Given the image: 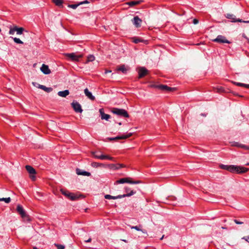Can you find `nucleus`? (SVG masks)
I'll return each instance as SVG.
<instances>
[{"instance_id": "52", "label": "nucleus", "mask_w": 249, "mask_h": 249, "mask_svg": "<svg viewBox=\"0 0 249 249\" xmlns=\"http://www.w3.org/2000/svg\"><path fill=\"white\" fill-rule=\"evenodd\" d=\"M248 41H249V39Z\"/></svg>"}, {"instance_id": "31", "label": "nucleus", "mask_w": 249, "mask_h": 249, "mask_svg": "<svg viewBox=\"0 0 249 249\" xmlns=\"http://www.w3.org/2000/svg\"><path fill=\"white\" fill-rule=\"evenodd\" d=\"M16 30L17 34L18 35H21L23 33L24 29L22 27L18 28L17 26H16Z\"/></svg>"}, {"instance_id": "14", "label": "nucleus", "mask_w": 249, "mask_h": 249, "mask_svg": "<svg viewBox=\"0 0 249 249\" xmlns=\"http://www.w3.org/2000/svg\"><path fill=\"white\" fill-rule=\"evenodd\" d=\"M225 17L228 19H231V22H233L242 21V19L236 18V17L233 14H227L225 15Z\"/></svg>"}, {"instance_id": "45", "label": "nucleus", "mask_w": 249, "mask_h": 249, "mask_svg": "<svg viewBox=\"0 0 249 249\" xmlns=\"http://www.w3.org/2000/svg\"><path fill=\"white\" fill-rule=\"evenodd\" d=\"M241 22L249 23V20L245 21V20H242V21Z\"/></svg>"}, {"instance_id": "48", "label": "nucleus", "mask_w": 249, "mask_h": 249, "mask_svg": "<svg viewBox=\"0 0 249 249\" xmlns=\"http://www.w3.org/2000/svg\"><path fill=\"white\" fill-rule=\"evenodd\" d=\"M164 237V235H163L160 239V240H162V239Z\"/></svg>"}, {"instance_id": "40", "label": "nucleus", "mask_w": 249, "mask_h": 249, "mask_svg": "<svg viewBox=\"0 0 249 249\" xmlns=\"http://www.w3.org/2000/svg\"><path fill=\"white\" fill-rule=\"evenodd\" d=\"M242 239L245 240L246 241L249 243V235L247 236L243 237Z\"/></svg>"}, {"instance_id": "22", "label": "nucleus", "mask_w": 249, "mask_h": 249, "mask_svg": "<svg viewBox=\"0 0 249 249\" xmlns=\"http://www.w3.org/2000/svg\"><path fill=\"white\" fill-rule=\"evenodd\" d=\"M142 1L143 0H142L130 1L127 2L126 3V4L128 5L130 7H133L135 5H138L141 3Z\"/></svg>"}, {"instance_id": "2", "label": "nucleus", "mask_w": 249, "mask_h": 249, "mask_svg": "<svg viewBox=\"0 0 249 249\" xmlns=\"http://www.w3.org/2000/svg\"><path fill=\"white\" fill-rule=\"evenodd\" d=\"M111 112L120 117L124 118H128L129 114L124 109L114 107L111 110Z\"/></svg>"}, {"instance_id": "5", "label": "nucleus", "mask_w": 249, "mask_h": 249, "mask_svg": "<svg viewBox=\"0 0 249 249\" xmlns=\"http://www.w3.org/2000/svg\"><path fill=\"white\" fill-rule=\"evenodd\" d=\"M60 191L64 196H66L68 198L71 200H75L79 197L78 196L70 193L67 190H65L64 189H61Z\"/></svg>"}, {"instance_id": "12", "label": "nucleus", "mask_w": 249, "mask_h": 249, "mask_svg": "<svg viewBox=\"0 0 249 249\" xmlns=\"http://www.w3.org/2000/svg\"><path fill=\"white\" fill-rule=\"evenodd\" d=\"M125 165L123 164H107L106 168H108L111 170H117L123 167H124Z\"/></svg>"}, {"instance_id": "18", "label": "nucleus", "mask_w": 249, "mask_h": 249, "mask_svg": "<svg viewBox=\"0 0 249 249\" xmlns=\"http://www.w3.org/2000/svg\"><path fill=\"white\" fill-rule=\"evenodd\" d=\"M99 112L101 115V118L102 120H106L107 121L110 118V116L109 115L104 113V109L103 108L99 109Z\"/></svg>"}, {"instance_id": "1", "label": "nucleus", "mask_w": 249, "mask_h": 249, "mask_svg": "<svg viewBox=\"0 0 249 249\" xmlns=\"http://www.w3.org/2000/svg\"><path fill=\"white\" fill-rule=\"evenodd\" d=\"M219 167L221 169L228 171L232 173L241 174L248 172L249 169L241 166L235 165H224L220 164Z\"/></svg>"}, {"instance_id": "42", "label": "nucleus", "mask_w": 249, "mask_h": 249, "mask_svg": "<svg viewBox=\"0 0 249 249\" xmlns=\"http://www.w3.org/2000/svg\"><path fill=\"white\" fill-rule=\"evenodd\" d=\"M234 221L236 224H242L243 223V222L239 221L237 219H234Z\"/></svg>"}, {"instance_id": "21", "label": "nucleus", "mask_w": 249, "mask_h": 249, "mask_svg": "<svg viewBox=\"0 0 249 249\" xmlns=\"http://www.w3.org/2000/svg\"><path fill=\"white\" fill-rule=\"evenodd\" d=\"M84 93L86 96H87L91 100H94L95 97L92 95L91 92H90L87 88L84 89Z\"/></svg>"}, {"instance_id": "16", "label": "nucleus", "mask_w": 249, "mask_h": 249, "mask_svg": "<svg viewBox=\"0 0 249 249\" xmlns=\"http://www.w3.org/2000/svg\"><path fill=\"white\" fill-rule=\"evenodd\" d=\"M148 73V70L144 68L141 67L139 69L138 71L139 78H141L145 76Z\"/></svg>"}, {"instance_id": "23", "label": "nucleus", "mask_w": 249, "mask_h": 249, "mask_svg": "<svg viewBox=\"0 0 249 249\" xmlns=\"http://www.w3.org/2000/svg\"><path fill=\"white\" fill-rule=\"evenodd\" d=\"M130 227L131 229H135L138 231H141L142 232H143L144 233H147V231L145 230H142L141 229V228L142 227V225H140L138 226H130Z\"/></svg>"}, {"instance_id": "13", "label": "nucleus", "mask_w": 249, "mask_h": 249, "mask_svg": "<svg viewBox=\"0 0 249 249\" xmlns=\"http://www.w3.org/2000/svg\"><path fill=\"white\" fill-rule=\"evenodd\" d=\"M133 24L136 27L138 28L141 27L142 22V20L138 16H135L132 20Z\"/></svg>"}, {"instance_id": "46", "label": "nucleus", "mask_w": 249, "mask_h": 249, "mask_svg": "<svg viewBox=\"0 0 249 249\" xmlns=\"http://www.w3.org/2000/svg\"><path fill=\"white\" fill-rule=\"evenodd\" d=\"M111 71L107 70L105 71V73H108V72H111Z\"/></svg>"}, {"instance_id": "30", "label": "nucleus", "mask_w": 249, "mask_h": 249, "mask_svg": "<svg viewBox=\"0 0 249 249\" xmlns=\"http://www.w3.org/2000/svg\"><path fill=\"white\" fill-rule=\"evenodd\" d=\"M233 83L237 86L243 87L249 89V84H246L239 83V82H233Z\"/></svg>"}, {"instance_id": "3", "label": "nucleus", "mask_w": 249, "mask_h": 249, "mask_svg": "<svg viewBox=\"0 0 249 249\" xmlns=\"http://www.w3.org/2000/svg\"><path fill=\"white\" fill-rule=\"evenodd\" d=\"M136 193L135 191H131L130 193L126 194H124V195H120L117 196H112L110 195H106L105 196V198L107 199H116L118 198H122L123 197H128L130 196L133 195H134Z\"/></svg>"}, {"instance_id": "15", "label": "nucleus", "mask_w": 249, "mask_h": 249, "mask_svg": "<svg viewBox=\"0 0 249 249\" xmlns=\"http://www.w3.org/2000/svg\"><path fill=\"white\" fill-rule=\"evenodd\" d=\"M17 211L20 214L22 218H25L27 217V215L21 205H18L17 206Z\"/></svg>"}, {"instance_id": "24", "label": "nucleus", "mask_w": 249, "mask_h": 249, "mask_svg": "<svg viewBox=\"0 0 249 249\" xmlns=\"http://www.w3.org/2000/svg\"><path fill=\"white\" fill-rule=\"evenodd\" d=\"M91 165L92 167L94 168L97 167H104L106 168L107 164H104L103 163H100L96 162H93L91 163Z\"/></svg>"}, {"instance_id": "43", "label": "nucleus", "mask_w": 249, "mask_h": 249, "mask_svg": "<svg viewBox=\"0 0 249 249\" xmlns=\"http://www.w3.org/2000/svg\"><path fill=\"white\" fill-rule=\"evenodd\" d=\"M198 23V20L196 19V18H195L193 19V23L194 24H196Z\"/></svg>"}, {"instance_id": "8", "label": "nucleus", "mask_w": 249, "mask_h": 249, "mask_svg": "<svg viewBox=\"0 0 249 249\" xmlns=\"http://www.w3.org/2000/svg\"><path fill=\"white\" fill-rule=\"evenodd\" d=\"M155 88L162 90V91H165L167 92H170L172 91H173L175 89V88L169 87L166 85H155L154 86Z\"/></svg>"}, {"instance_id": "51", "label": "nucleus", "mask_w": 249, "mask_h": 249, "mask_svg": "<svg viewBox=\"0 0 249 249\" xmlns=\"http://www.w3.org/2000/svg\"><path fill=\"white\" fill-rule=\"evenodd\" d=\"M118 124L121 125H122V123L121 122H120V123H118Z\"/></svg>"}, {"instance_id": "29", "label": "nucleus", "mask_w": 249, "mask_h": 249, "mask_svg": "<svg viewBox=\"0 0 249 249\" xmlns=\"http://www.w3.org/2000/svg\"><path fill=\"white\" fill-rule=\"evenodd\" d=\"M117 70V71H121L123 73H126L127 71V69L124 65H121Z\"/></svg>"}, {"instance_id": "25", "label": "nucleus", "mask_w": 249, "mask_h": 249, "mask_svg": "<svg viewBox=\"0 0 249 249\" xmlns=\"http://www.w3.org/2000/svg\"><path fill=\"white\" fill-rule=\"evenodd\" d=\"M25 168L29 174L32 175H34L36 174L35 169L32 166L30 165H26L25 166Z\"/></svg>"}, {"instance_id": "27", "label": "nucleus", "mask_w": 249, "mask_h": 249, "mask_svg": "<svg viewBox=\"0 0 249 249\" xmlns=\"http://www.w3.org/2000/svg\"><path fill=\"white\" fill-rule=\"evenodd\" d=\"M38 88L48 93L53 91V88L51 87L48 88L44 85H39Z\"/></svg>"}, {"instance_id": "33", "label": "nucleus", "mask_w": 249, "mask_h": 249, "mask_svg": "<svg viewBox=\"0 0 249 249\" xmlns=\"http://www.w3.org/2000/svg\"><path fill=\"white\" fill-rule=\"evenodd\" d=\"M14 42L17 44H23V42L19 38L17 37H12Z\"/></svg>"}, {"instance_id": "7", "label": "nucleus", "mask_w": 249, "mask_h": 249, "mask_svg": "<svg viewBox=\"0 0 249 249\" xmlns=\"http://www.w3.org/2000/svg\"><path fill=\"white\" fill-rule=\"evenodd\" d=\"M65 55L71 60L74 61H78L79 59L83 57L82 54L76 55L75 53H66Z\"/></svg>"}, {"instance_id": "38", "label": "nucleus", "mask_w": 249, "mask_h": 249, "mask_svg": "<svg viewBox=\"0 0 249 249\" xmlns=\"http://www.w3.org/2000/svg\"><path fill=\"white\" fill-rule=\"evenodd\" d=\"M16 26L14 27L13 28H11L10 29V30H9V34L10 35H13V34H14L15 32L16 31Z\"/></svg>"}, {"instance_id": "32", "label": "nucleus", "mask_w": 249, "mask_h": 249, "mask_svg": "<svg viewBox=\"0 0 249 249\" xmlns=\"http://www.w3.org/2000/svg\"><path fill=\"white\" fill-rule=\"evenodd\" d=\"M4 201L6 203H9L11 201L10 197L0 198V201Z\"/></svg>"}, {"instance_id": "35", "label": "nucleus", "mask_w": 249, "mask_h": 249, "mask_svg": "<svg viewBox=\"0 0 249 249\" xmlns=\"http://www.w3.org/2000/svg\"><path fill=\"white\" fill-rule=\"evenodd\" d=\"M79 5H80L79 3H78V4H69L68 6L70 8H71L73 9H75Z\"/></svg>"}, {"instance_id": "4", "label": "nucleus", "mask_w": 249, "mask_h": 249, "mask_svg": "<svg viewBox=\"0 0 249 249\" xmlns=\"http://www.w3.org/2000/svg\"><path fill=\"white\" fill-rule=\"evenodd\" d=\"M141 182L140 180L131 181V178H122L119 180H116L115 182V184H123L124 183H128L130 184H139Z\"/></svg>"}, {"instance_id": "11", "label": "nucleus", "mask_w": 249, "mask_h": 249, "mask_svg": "<svg viewBox=\"0 0 249 249\" xmlns=\"http://www.w3.org/2000/svg\"><path fill=\"white\" fill-rule=\"evenodd\" d=\"M132 135V133H129L126 135H123L121 136H117L115 137H109L107 139L110 141L117 140H122V139H125L129 138Z\"/></svg>"}, {"instance_id": "36", "label": "nucleus", "mask_w": 249, "mask_h": 249, "mask_svg": "<svg viewBox=\"0 0 249 249\" xmlns=\"http://www.w3.org/2000/svg\"><path fill=\"white\" fill-rule=\"evenodd\" d=\"M133 42L135 43H138L142 42V40L140 38L134 37L133 38Z\"/></svg>"}, {"instance_id": "20", "label": "nucleus", "mask_w": 249, "mask_h": 249, "mask_svg": "<svg viewBox=\"0 0 249 249\" xmlns=\"http://www.w3.org/2000/svg\"><path fill=\"white\" fill-rule=\"evenodd\" d=\"M230 143H231V145L232 146H236L238 147H240V148H243L245 150H246V148H248V147H247V145L239 143L238 142H230Z\"/></svg>"}, {"instance_id": "37", "label": "nucleus", "mask_w": 249, "mask_h": 249, "mask_svg": "<svg viewBox=\"0 0 249 249\" xmlns=\"http://www.w3.org/2000/svg\"><path fill=\"white\" fill-rule=\"evenodd\" d=\"M54 246L57 247V249H65V246L62 245H60V244H54Z\"/></svg>"}, {"instance_id": "34", "label": "nucleus", "mask_w": 249, "mask_h": 249, "mask_svg": "<svg viewBox=\"0 0 249 249\" xmlns=\"http://www.w3.org/2000/svg\"><path fill=\"white\" fill-rule=\"evenodd\" d=\"M95 57L93 55H89L87 57V60L88 62H91L94 60Z\"/></svg>"}, {"instance_id": "6", "label": "nucleus", "mask_w": 249, "mask_h": 249, "mask_svg": "<svg viewBox=\"0 0 249 249\" xmlns=\"http://www.w3.org/2000/svg\"><path fill=\"white\" fill-rule=\"evenodd\" d=\"M99 152H92L91 154L93 156L97 159H101V160H113V158L110 157L107 155H104L103 154H100Z\"/></svg>"}, {"instance_id": "39", "label": "nucleus", "mask_w": 249, "mask_h": 249, "mask_svg": "<svg viewBox=\"0 0 249 249\" xmlns=\"http://www.w3.org/2000/svg\"><path fill=\"white\" fill-rule=\"evenodd\" d=\"M89 3V2L88 0H85L83 1L79 2V4L80 5H82L83 4H87V3Z\"/></svg>"}, {"instance_id": "50", "label": "nucleus", "mask_w": 249, "mask_h": 249, "mask_svg": "<svg viewBox=\"0 0 249 249\" xmlns=\"http://www.w3.org/2000/svg\"><path fill=\"white\" fill-rule=\"evenodd\" d=\"M247 147H248V148H246V150H249V146L247 145Z\"/></svg>"}, {"instance_id": "49", "label": "nucleus", "mask_w": 249, "mask_h": 249, "mask_svg": "<svg viewBox=\"0 0 249 249\" xmlns=\"http://www.w3.org/2000/svg\"><path fill=\"white\" fill-rule=\"evenodd\" d=\"M245 165L247 166L249 165V162L247 163Z\"/></svg>"}, {"instance_id": "17", "label": "nucleus", "mask_w": 249, "mask_h": 249, "mask_svg": "<svg viewBox=\"0 0 249 249\" xmlns=\"http://www.w3.org/2000/svg\"><path fill=\"white\" fill-rule=\"evenodd\" d=\"M40 70L45 74H49L51 72L48 66L44 64H42L41 67L40 68Z\"/></svg>"}, {"instance_id": "41", "label": "nucleus", "mask_w": 249, "mask_h": 249, "mask_svg": "<svg viewBox=\"0 0 249 249\" xmlns=\"http://www.w3.org/2000/svg\"><path fill=\"white\" fill-rule=\"evenodd\" d=\"M125 191L127 193V194L130 193L132 190H130V189L128 187L125 188Z\"/></svg>"}, {"instance_id": "26", "label": "nucleus", "mask_w": 249, "mask_h": 249, "mask_svg": "<svg viewBox=\"0 0 249 249\" xmlns=\"http://www.w3.org/2000/svg\"><path fill=\"white\" fill-rule=\"evenodd\" d=\"M69 90L68 89H66L63 91H59L57 94L60 97H66L67 95L69 94Z\"/></svg>"}, {"instance_id": "10", "label": "nucleus", "mask_w": 249, "mask_h": 249, "mask_svg": "<svg viewBox=\"0 0 249 249\" xmlns=\"http://www.w3.org/2000/svg\"><path fill=\"white\" fill-rule=\"evenodd\" d=\"M71 105L76 112L81 113L83 111L81 106L78 102L76 101H73L71 104Z\"/></svg>"}, {"instance_id": "19", "label": "nucleus", "mask_w": 249, "mask_h": 249, "mask_svg": "<svg viewBox=\"0 0 249 249\" xmlns=\"http://www.w3.org/2000/svg\"><path fill=\"white\" fill-rule=\"evenodd\" d=\"M76 174L78 175H82L89 177L91 175L90 173L85 171H83L80 169L77 168L76 170Z\"/></svg>"}, {"instance_id": "9", "label": "nucleus", "mask_w": 249, "mask_h": 249, "mask_svg": "<svg viewBox=\"0 0 249 249\" xmlns=\"http://www.w3.org/2000/svg\"><path fill=\"white\" fill-rule=\"evenodd\" d=\"M214 42L220 43H231V42L227 40L226 38L222 35H219L216 38L213 40Z\"/></svg>"}, {"instance_id": "44", "label": "nucleus", "mask_w": 249, "mask_h": 249, "mask_svg": "<svg viewBox=\"0 0 249 249\" xmlns=\"http://www.w3.org/2000/svg\"><path fill=\"white\" fill-rule=\"evenodd\" d=\"M91 241V239L90 238H89L87 240H85V242L88 243V242H90Z\"/></svg>"}, {"instance_id": "47", "label": "nucleus", "mask_w": 249, "mask_h": 249, "mask_svg": "<svg viewBox=\"0 0 249 249\" xmlns=\"http://www.w3.org/2000/svg\"><path fill=\"white\" fill-rule=\"evenodd\" d=\"M121 240L124 241V242H125V243H127L128 242V241L127 240H124V239H122Z\"/></svg>"}, {"instance_id": "28", "label": "nucleus", "mask_w": 249, "mask_h": 249, "mask_svg": "<svg viewBox=\"0 0 249 249\" xmlns=\"http://www.w3.org/2000/svg\"><path fill=\"white\" fill-rule=\"evenodd\" d=\"M52 1L58 7H63V0H52Z\"/></svg>"}]
</instances>
